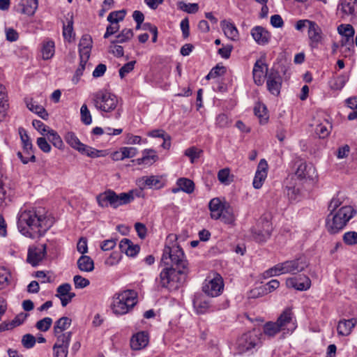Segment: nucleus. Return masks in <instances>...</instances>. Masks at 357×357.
Masks as SVG:
<instances>
[{
  "label": "nucleus",
  "mask_w": 357,
  "mask_h": 357,
  "mask_svg": "<svg viewBox=\"0 0 357 357\" xmlns=\"http://www.w3.org/2000/svg\"><path fill=\"white\" fill-rule=\"evenodd\" d=\"M166 266L160 273V285L169 290L178 289L189 272L188 261L178 245H165L161 258Z\"/></svg>",
  "instance_id": "nucleus-1"
},
{
  "label": "nucleus",
  "mask_w": 357,
  "mask_h": 357,
  "mask_svg": "<svg viewBox=\"0 0 357 357\" xmlns=\"http://www.w3.org/2000/svg\"><path fill=\"white\" fill-rule=\"evenodd\" d=\"M51 225L43 208L24 210L18 216L19 231L22 235L32 239L43 236Z\"/></svg>",
  "instance_id": "nucleus-2"
},
{
  "label": "nucleus",
  "mask_w": 357,
  "mask_h": 357,
  "mask_svg": "<svg viewBox=\"0 0 357 357\" xmlns=\"http://www.w3.org/2000/svg\"><path fill=\"white\" fill-rule=\"evenodd\" d=\"M141 191L130 190L128 192H121L116 194L112 190H107L96 197L98 205L102 207H108L117 208L119 206L130 204L135 197H140Z\"/></svg>",
  "instance_id": "nucleus-3"
},
{
  "label": "nucleus",
  "mask_w": 357,
  "mask_h": 357,
  "mask_svg": "<svg viewBox=\"0 0 357 357\" xmlns=\"http://www.w3.org/2000/svg\"><path fill=\"white\" fill-rule=\"evenodd\" d=\"M356 213V211L351 206H344L335 213H330L326 220L328 231L331 234L338 233Z\"/></svg>",
  "instance_id": "nucleus-4"
},
{
  "label": "nucleus",
  "mask_w": 357,
  "mask_h": 357,
  "mask_svg": "<svg viewBox=\"0 0 357 357\" xmlns=\"http://www.w3.org/2000/svg\"><path fill=\"white\" fill-rule=\"evenodd\" d=\"M137 302V293L134 290L127 289L114 296L112 310L116 315H124L129 313Z\"/></svg>",
  "instance_id": "nucleus-5"
},
{
  "label": "nucleus",
  "mask_w": 357,
  "mask_h": 357,
  "mask_svg": "<svg viewBox=\"0 0 357 357\" xmlns=\"http://www.w3.org/2000/svg\"><path fill=\"white\" fill-rule=\"evenodd\" d=\"M307 266V265L305 261H303L301 258H298L278 263L272 268L268 269L265 273L269 277L287 273L296 274L303 271Z\"/></svg>",
  "instance_id": "nucleus-6"
},
{
  "label": "nucleus",
  "mask_w": 357,
  "mask_h": 357,
  "mask_svg": "<svg viewBox=\"0 0 357 357\" xmlns=\"http://www.w3.org/2000/svg\"><path fill=\"white\" fill-rule=\"evenodd\" d=\"M91 102L98 110L107 113L116 108L118 99L110 92L100 90L91 94Z\"/></svg>",
  "instance_id": "nucleus-7"
},
{
  "label": "nucleus",
  "mask_w": 357,
  "mask_h": 357,
  "mask_svg": "<svg viewBox=\"0 0 357 357\" xmlns=\"http://www.w3.org/2000/svg\"><path fill=\"white\" fill-rule=\"evenodd\" d=\"M64 139L73 149L78 151L80 153L86 155L88 157L95 158L103 157L105 155V151L98 150L80 142L78 137L73 132H68Z\"/></svg>",
  "instance_id": "nucleus-8"
},
{
  "label": "nucleus",
  "mask_w": 357,
  "mask_h": 357,
  "mask_svg": "<svg viewBox=\"0 0 357 357\" xmlns=\"http://www.w3.org/2000/svg\"><path fill=\"white\" fill-rule=\"evenodd\" d=\"M273 230L272 223L266 216H262L252 228V237L257 242H265L270 238Z\"/></svg>",
  "instance_id": "nucleus-9"
},
{
  "label": "nucleus",
  "mask_w": 357,
  "mask_h": 357,
  "mask_svg": "<svg viewBox=\"0 0 357 357\" xmlns=\"http://www.w3.org/2000/svg\"><path fill=\"white\" fill-rule=\"evenodd\" d=\"M326 36L321 28L314 22L307 29L308 45L312 50H318L324 45Z\"/></svg>",
  "instance_id": "nucleus-10"
},
{
  "label": "nucleus",
  "mask_w": 357,
  "mask_h": 357,
  "mask_svg": "<svg viewBox=\"0 0 357 357\" xmlns=\"http://www.w3.org/2000/svg\"><path fill=\"white\" fill-rule=\"evenodd\" d=\"M261 333L253 330L244 333L238 340V347L242 352L249 351L260 344Z\"/></svg>",
  "instance_id": "nucleus-11"
},
{
  "label": "nucleus",
  "mask_w": 357,
  "mask_h": 357,
  "mask_svg": "<svg viewBox=\"0 0 357 357\" xmlns=\"http://www.w3.org/2000/svg\"><path fill=\"white\" fill-rule=\"evenodd\" d=\"M224 288L223 280L220 274H214V277L209 280H206L202 289L203 291L211 297L219 296L222 291Z\"/></svg>",
  "instance_id": "nucleus-12"
},
{
  "label": "nucleus",
  "mask_w": 357,
  "mask_h": 357,
  "mask_svg": "<svg viewBox=\"0 0 357 357\" xmlns=\"http://www.w3.org/2000/svg\"><path fill=\"white\" fill-rule=\"evenodd\" d=\"M276 323L282 331H293L296 328V321L291 308H286L278 318Z\"/></svg>",
  "instance_id": "nucleus-13"
},
{
  "label": "nucleus",
  "mask_w": 357,
  "mask_h": 357,
  "mask_svg": "<svg viewBox=\"0 0 357 357\" xmlns=\"http://www.w3.org/2000/svg\"><path fill=\"white\" fill-rule=\"evenodd\" d=\"M266 78V86L268 91L274 96H278L282 83V78L280 73L274 69H271Z\"/></svg>",
  "instance_id": "nucleus-14"
},
{
  "label": "nucleus",
  "mask_w": 357,
  "mask_h": 357,
  "mask_svg": "<svg viewBox=\"0 0 357 357\" xmlns=\"http://www.w3.org/2000/svg\"><path fill=\"white\" fill-rule=\"evenodd\" d=\"M70 342V333L60 335L53 346L54 357H67Z\"/></svg>",
  "instance_id": "nucleus-15"
},
{
  "label": "nucleus",
  "mask_w": 357,
  "mask_h": 357,
  "mask_svg": "<svg viewBox=\"0 0 357 357\" xmlns=\"http://www.w3.org/2000/svg\"><path fill=\"white\" fill-rule=\"evenodd\" d=\"M46 244H40L36 247L30 248L28 251L27 261L33 266H36L44 259L46 255Z\"/></svg>",
  "instance_id": "nucleus-16"
},
{
  "label": "nucleus",
  "mask_w": 357,
  "mask_h": 357,
  "mask_svg": "<svg viewBox=\"0 0 357 357\" xmlns=\"http://www.w3.org/2000/svg\"><path fill=\"white\" fill-rule=\"evenodd\" d=\"M286 285L289 288H294L299 291H306L311 286V280L306 275L290 278L287 279Z\"/></svg>",
  "instance_id": "nucleus-17"
},
{
  "label": "nucleus",
  "mask_w": 357,
  "mask_h": 357,
  "mask_svg": "<svg viewBox=\"0 0 357 357\" xmlns=\"http://www.w3.org/2000/svg\"><path fill=\"white\" fill-rule=\"evenodd\" d=\"M268 173V164L264 159H261L257 166L254 179H253V187L255 189H259L261 188L266 178L267 177Z\"/></svg>",
  "instance_id": "nucleus-18"
},
{
  "label": "nucleus",
  "mask_w": 357,
  "mask_h": 357,
  "mask_svg": "<svg viewBox=\"0 0 357 357\" xmlns=\"http://www.w3.org/2000/svg\"><path fill=\"white\" fill-rule=\"evenodd\" d=\"M298 178L313 180L317 176V172L311 163L301 162L295 173Z\"/></svg>",
  "instance_id": "nucleus-19"
},
{
  "label": "nucleus",
  "mask_w": 357,
  "mask_h": 357,
  "mask_svg": "<svg viewBox=\"0 0 357 357\" xmlns=\"http://www.w3.org/2000/svg\"><path fill=\"white\" fill-rule=\"evenodd\" d=\"M269 71L266 63L261 60H257L253 67L252 75L255 83L261 86L264 84L265 74L267 76Z\"/></svg>",
  "instance_id": "nucleus-20"
},
{
  "label": "nucleus",
  "mask_w": 357,
  "mask_h": 357,
  "mask_svg": "<svg viewBox=\"0 0 357 357\" xmlns=\"http://www.w3.org/2000/svg\"><path fill=\"white\" fill-rule=\"evenodd\" d=\"M251 35L256 43L261 45H266L271 38V33L264 27L255 26L251 30Z\"/></svg>",
  "instance_id": "nucleus-21"
},
{
  "label": "nucleus",
  "mask_w": 357,
  "mask_h": 357,
  "mask_svg": "<svg viewBox=\"0 0 357 357\" xmlns=\"http://www.w3.org/2000/svg\"><path fill=\"white\" fill-rule=\"evenodd\" d=\"M149 340V335L146 332H139L131 337L130 347L133 350H140L147 346Z\"/></svg>",
  "instance_id": "nucleus-22"
},
{
  "label": "nucleus",
  "mask_w": 357,
  "mask_h": 357,
  "mask_svg": "<svg viewBox=\"0 0 357 357\" xmlns=\"http://www.w3.org/2000/svg\"><path fill=\"white\" fill-rule=\"evenodd\" d=\"M71 319L67 317H63L58 319L54 326V335L58 339L60 335H63L70 333V337H72V332L63 333L65 330L68 329L71 324Z\"/></svg>",
  "instance_id": "nucleus-23"
},
{
  "label": "nucleus",
  "mask_w": 357,
  "mask_h": 357,
  "mask_svg": "<svg viewBox=\"0 0 357 357\" xmlns=\"http://www.w3.org/2000/svg\"><path fill=\"white\" fill-rule=\"evenodd\" d=\"M280 286V282L273 279L267 282L265 285L261 286L251 291L252 297H258L261 295L267 294L277 289Z\"/></svg>",
  "instance_id": "nucleus-24"
},
{
  "label": "nucleus",
  "mask_w": 357,
  "mask_h": 357,
  "mask_svg": "<svg viewBox=\"0 0 357 357\" xmlns=\"http://www.w3.org/2000/svg\"><path fill=\"white\" fill-rule=\"evenodd\" d=\"M119 248L121 252L129 257H135L139 252L140 248L138 245H134L128 238H123L120 241Z\"/></svg>",
  "instance_id": "nucleus-25"
},
{
  "label": "nucleus",
  "mask_w": 357,
  "mask_h": 357,
  "mask_svg": "<svg viewBox=\"0 0 357 357\" xmlns=\"http://www.w3.org/2000/svg\"><path fill=\"white\" fill-rule=\"evenodd\" d=\"M357 321L354 319L348 320H340L337 324V331L339 335L347 336L349 335L352 328L355 326Z\"/></svg>",
  "instance_id": "nucleus-26"
},
{
  "label": "nucleus",
  "mask_w": 357,
  "mask_h": 357,
  "mask_svg": "<svg viewBox=\"0 0 357 357\" xmlns=\"http://www.w3.org/2000/svg\"><path fill=\"white\" fill-rule=\"evenodd\" d=\"M159 159L158 155L156 154L155 150L151 149H144L142 152V157L137 158L136 162L137 165H151Z\"/></svg>",
  "instance_id": "nucleus-27"
},
{
  "label": "nucleus",
  "mask_w": 357,
  "mask_h": 357,
  "mask_svg": "<svg viewBox=\"0 0 357 357\" xmlns=\"http://www.w3.org/2000/svg\"><path fill=\"white\" fill-rule=\"evenodd\" d=\"M221 27L224 31L225 35L231 40H237L238 38V31L233 23L222 20L220 22Z\"/></svg>",
  "instance_id": "nucleus-28"
},
{
  "label": "nucleus",
  "mask_w": 357,
  "mask_h": 357,
  "mask_svg": "<svg viewBox=\"0 0 357 357\" xmlns=\"http://www.w3.org/2000/svg\"><path fill=\"white\" fill-rule=\"evenodd\" d=\"M225 206V202H221L219 198L212 199L208 204L212 219L218 220L221 218V211Z\"/></svg>",
  "instance_id": "nucleus-29"
},
{
  "label": "nucleus",
  "mask_w": 357,
  "mask_h": 357,
  "mask_svg": "<svg viewBox=\"0 0 357 357\" xmlns=\"http://www.w3.org/2000/svg\"><path fill=\"white\" fill-rule=\"evenodd\" d=\"M38 0H22L19 4L20 12L27 15H33L38 8Z\"/></svg>",
  "instance_id": "nucleus-30"
},
{
  "label": "nucleus",
  "mask_w": 357,
  "mask_h": 357,
  "mask_svg": "<svg viewBox=\"0 0 357 357\" xmlns=\"http://www.w3.org/2000/svg\"><path fill=\"white\" fill-rule=\"evenodd\" d=\"M338 9L345 15H353L357 10V0H341Z\"/></svg>",
  "instance_id": "nucleus-31"
},
{
  "label": "nucleus",
  "mask_w": 357,
  "mask_h": 357,
  "mask_svg": "<svg viewBox=\"0 0 357 357\" xmlns=\"http://www.w3.org/2000/svg\"><path fill=\"white\" fill-rule=\"evenodd\" d=\"M221 220L225 224L231 225L235 221V215L233 207L227 202H225V206L221 211Z\"/></svg>",
  "instance_id": "nucleus-32"
},
{
  "label": "nucleus",
  "mask_w": 357,
  "mask_h": 357,
  "mask_svg": "<svg viewBox=\"0 0 357 357\" xmlns=\"http://www.w3.org/2000/svg\"><path fill=\"white\" fill-rule=\"evenodd\" d=\"M92 47V38L91 36L85 34L82 36L79 43V54L89 55Z\"/></svg>",
  "instance_id": "nucleus-33"
},
{
  "label": "nucleus",
  "mask_w": 357,
  "mask_h": 357,
  "mask_svg": "<svg viewBox=\"0 0 357 357\" xmlns=\"http://www.w3.org/2000/svg\"><path fill=\"white\" fill-rule=\"evenodd\" d=\"M55 52L54 42L52 40H45L41 47V52L43 59L44 60H48L51 59Z\"/></svg>",
  "instance_id": "nucleus-34"
},
{
  "label": "nucleus",
  "mask_w": 357,
  "mask_h": 357,
  "mask_svg": "<svg viewBox=\"0 0 357 357\" xmlns=\"http://www.w3.org/2000/svg\"><path fill=\"white\" fill-rule=\"evenodd\" d=\"M63 36L65 40L71 42L74 38L75 33L73 30V17L70 15V17L66 18V23L63 25Z\"/></svg>",
  "instance_id": "nucleus-35"
},
{
  "label": "nucleus",
  "mask_w": 357,
  "mask_h": 357,
  "mask_svg": "<svg viewBox=\"0 0 357 357\" xmlns=\"http://www.w3.org/2000/svg\"><path fill=\"white\" fill-rule=\"evenodd\" d=\"M27 108L38 114L43 119H47L48 118V113L45 110V109L36 103V102L33 101L32 99L30 100H27L26 102Z\"/></svg>",
  "instance_id": "nucleus-36"
},
{
  "label": "nucleus",
  "mask_w": 357,
  "mask_h": 357,
  "mask_svg": "<svg viewBox=\"0 0 357 357\" xmlns=\"http://www.w3.org/2000/svg\"><path fill=\"white\" fill-rule=\"evenodd\" d=\"M77 266L82 271L91 272L94 268V263L90 257L82 255L77 260Z\"/></svg>",
  "instance_id": "nucleus-37"
},
{
  "label": "nucleus",
  "mask_w": 357,
  "mask_h": 357,
  "mask_svg": "<svg viewBox=\"0 0 357 357\" xmlns=\"http://www.w3.org/2000/svg\"><path fill=\"white\" fill-rule=\"evenodd\" d=\"M18 131L23 144L24 151L27 155H30L31 153H33V145L30 141V138L24 128L20 127L19 128Z\"/></svg>",
  "instance_id": "nucleus-38"
},
{
  "label": "nucleus",
  "mask_w": 357,
  "mask_h": 357,
  "mask_svg": "<svg viewBox=\"0 0 357 357\" xmlns=\"http://www.w3.org/2000/svg\"><path fill=\"white\" fill-rule=\"evenodd\" d=\"M176 185L180 187L181 191L188 194L192 193L195 190V183L189 178H180L177 180Z\"/></svg>",
  "instance_id": "nucleus-39"
},
{
  "label": "nucleus",
  "mask_w": 357,
  "mask_h": 357,
  "mask_svg": "<svg viewBox=\"0 0 357 357\" xmlns=\"http://www.w3.org/2000/svg\"><path fill=\"white\" fill-rule=\"evenodd\" d=\"M48 140L53 144L54 146L59 149H63V142L59 135V134L54 130H49L46 133Z\"/></svg>",
  "instance_id": "nucleus-40"
},
{
  "label": "nucleus",
  "mask_w": 357,
  "mask_h": 357,
  "mask_svg": "<svg viewBox=\"0 0 357 357\" xmlns=\"http://www.w3.org/2000/svg\"><path fill=\"white\" fill-rule=\"evenodd\" d=\"M133 35L132 29L125 28L116 36V39L112 40L111 43L112 44L126 43L130 40Z\"/></svg>",
  "instance_id": "nucleus-41"
},
{
  "label": "nucleus",
  "mask_w": 357,
  "mask_h": 357,
  "mask_svg": "<svg viewBox=\"0 0 357 357\" xmlns=\"http://www.w3.org/2000/svg\"><path fill=\"white\" fill-rule=\"evenodd\" d=\"M331 129V126L330 125L329 122L325 121L324 122L317 125L315 132L319 137V138L324 139L330 134Z\"/></svg>",
  "instance_id": "nucleus-42"
},
{
  "label": "nucleus",
  "mask_w": 357,
  "mask_h": 357,
  "mask_svg": "<svg viewBox=\"0 0 357 357\" xmlns=\"http://www.w3.org/2000/svg\"><path fill=\"white\" fill-rule=\"evenodd\" d=\"M142 180L143 183L142 184H139L141 189H143L146 186L149 188L155 187V188H159L161 186L160 179L155 176H144L142 178Z\"/></svg>",
  "instance_id": "nucleus-43"
},
{
  "label": "nucleus",
  "mask_w": 357,
  "mask_h": 357,
  "mask_svg": "<svg viewBox=\"0 0 357 357\" xmlns=\"http://www.w3.org/2000/svg\"><path fill=\"white\" fill-rule=\"evenodd\" d=\"M197 313L204 314L210 307V302L204 298H197L193 301Z\"/></svg>",
  "instance_id": "nucleus-44"
},
{
  "label": "nucleus",
  "mask_w": 357,
  "mask_h": 357,
  "mask_svg": "<svg viewBox=\"0 0 357 357\" xmlns=\"http://www.w3.org/2000/svg\"><path fill=\"white\" fill-rule=\"evenodd\" d=\"M339 34L347 38V41H349L355 33V30L351 24H340L337 27Z\"/></svg>",
  "instance_id": "nucleus-45"
},
{
  "label": "nucleus",
  "mask_w": 357,
  "mask_h": 357,
  "mask_svg": "<svg viewBox=\"0 0 357 357\" xmlns=\"http://www.w3.org/2000/svg\"><path fill=\"white\" fill-rule=\"evenodd\" d=\"M281 331V328L278 325L276 321H269L266 323L264 326V333L268 337H273Z\"/></svg>",
  "instance_id": "nucleus-46"
},
{
  "label": "nucleus",
  "mask_w": 357,
  "mask_h": 357,
  "mask_svg": "<svg viewBox=\"0 0 357 357\" xmlns=\"http://www.w3.org/2000/svg\"><path fill=\"white\" fill-rule=\"evenodd\" d=\"M255 114L259 119L261 123H265L268 119L267 109L264 105L258 104L254 108Z\"/></svg>",
  "instance_id": "nucleus-47"
},
{
  "label": "nucleus",
  "mask_w": 357,
  "mask_h": 357,
  "mask_svg": "<svg viewBox=\"0 0 357 357\" xmlns=\"http://www.w3.org/2000/svg\"><path fill=\"white\" fill-rule=\"evenodd\" d=\"M218 178L221 183L229 185L233 181V176L230 175L229 168L220 169L218 173Z\"/></svg>",
  "instance_id": "nucleus-48"
},
{
  "label": "nucleus",
  "mask_w": 357,
  "mask_h": 357,
  "mask_svg": "<svg viewBox=\"0 0 357 357\" xmlns=\"http://www.w3.org/2000/svg\"><path fill=\"white\" fill-rule=\"evenodd\" d=\"M178 9L185 11L188 13H195L199 10V6L197 3H187L183 1H180L177 3Z\"/></svg>",
  "instance_id": "nucleus-49"
},
{
  "label": "nucleus",
  "mask_w": 357,
  "mask_h": 357,
  "mask_svg": "<svg viewBox=\"0 0 357 357\" xmlns=\"http://www.w3.org/2000/svg\"><path fill=\"white\" fill-rule=\"evenodd\" d=\"M10 273L5 267H0V289H4L10 284Z\"/></svg>",
  "instance_id": "nucleus-50"
},
{
  "label": "nucleus",
  "mask_w": 357,
  "mask_h": 357,
  "mask_svg": "<svg viewBox=\"0 0 357 357\" xmlns=\"http://www.w3.org/2000/svg\"><path fill=\"white\" fill-rule=\"evenodd\" d=\"M126 14V12L123 9L121 10L113 11L110 13L107 16V21L111 24H117L119 21H122L124 19Z\"/></svg>",
  "instance_id": "nucleus-51"
},
{
  "label": "nucleus",
  "mask_w": 357,
  "mask_h": 357,
  "mask_svg": "<svg viewBox=\"0 0 357 357\" xmlns=\"http://www.w3.org/2000/svg\"><path fill=\"white\" fill-rule=\"evenodd\" d=\"M343 242L347 245H355L357 244V232L356 231H347L345 232L342 236Z\"/></svg>",
  "instance_id": "nucleus-52"
},
{
  "label": "nucleus",
  "mask_w": 357,
  "mask_h": 357,
  "mask_svg": "<svg viewBox=\"0 0 357 357\" xmlns=\"http://www.w3.org/2000/svg\"><path fill=\"white\" fill-rule=\"evenodd\" d=\"M81 121L85 125H90L92 122L91 113L86 104L82 105L80 109Z\"/></svg>",
  "instance_id": "nucleus-53"
},
{
  "label": "nucleus",
  "mask_w": 357,
  "mask_h": 357,
  "mask_svg": "<svg viewBox=\"0 0 357 357\" xmlns=\"http://www.w3.org/2000/svg\"><path fill=\"white\" fill-rule=\"evenodd\" d=\"M52 324V319L50 317H45L37 321L36 327L40 331L45 332L48 331Z\"/></svg>",
  "instance_id": "nucleus-54"
},
{
  "label": "nucleus",
  "mask_w": 357,
  "mask_h": 357,
  "mask_svg": "<svg viewBox=\"0 0 357 357\" xmlns=\"http://www.w3.org/2000/svg\"><path fill=\"white\" fill-rule=\"evenodd\" d=\"M348 78L345 75H340L331 84V88L332 90L340 91L345 85Z\"/></svg>",
  "instance_id": "nucleus-55"
},
{
  "label": "nucleus",
  "mask_w": 357,
  "mask_h": 357,
  "mask_svg": "<svg viewBox=\"0 0 357 357\" xmlns=\"http://www.w3.org/2000/svg\"><path fill=\"white\" fill-rule=\"evenodd\" d=\"M70 290L71 285L69 283L62 284L57 287L56 296L61 301V298H65Z\"/></svg>",
  "instance_id": "nucleus-56"
},
{
  "label": "nucleus",
  "mask_w": 357,
  "mask_h": 357,
  "mask_svg": "<svg viewBox=\"0 0 357 357\" xmlns=\"http://www.w3.org/2000/svg\"><path fill=\"white\" fill-rule=\"evenodd\" d=\"M36 342V337L31 334H26L22 338V344L26 349H31L33 347Z\"/></svg>",
  "instance_id": "nucleus-57"
},
{
  "label": "nucleus",
  "mask_w": 357,
  "mask_h": 357,
  "mask_svg": "<svg viewBox=\"0 0 357 357\" xmlns=\"http://www.w3.org/2000/svg\"><path fill=\"white\" fill-rule=\"evenodd\" d=\"M75 287L77 289H83L89 285L90 282L88 279L82 277L79 275H75L73 278Z\"/></svg>",
  "instance_id": "nucleus-58"
},
{
  "label": "nucleus",
  "mask_w": 357,
  "mask_h": 357,
  "mask_svg": "<svg viewBox=\"0 0 357 357\" xmlns=\"http://www.w3.org/2000/svg\"><path fill=\"white\" fill-rule=\"evenodd\" d=\"M135 63V61H131L124 64L119 69V76L121 78H123L127 74L133 70Z\"/></svg>",
  "instance_id": "nucleus-59"
},
{
  "label": "nucleus",
  "mask_w": 357,
  "mask_h": 357,
  "mask_svg": "<svg viewBox=\"0 0 357 357\" xmlns=\"http://www.w3.org/2000/svg\"><path fill=\"white\" fill-rule=\"evenodd\" d=\"M80 56V63L78 68L75 71V76L79 78L83 74V71L85 69L86 63L89 58V55H82L79 54Z\"/></svg>",
  "instance_id": "nucleus-60"
},
{
  "label": "nucleus",
  "mask_w": 357,
  "mask_h": 357,
  "mask_svg": "<svg viewBox=\"0 0 357 357\" xmlns=\"http://www.w3.org/2000/svg\"><path fill=\"white\" fill-rule=\"evenodd\" d=\"M230 121L225 114H220L216 117V125L220 128H227L230 125Z\"/></svg>",
  "instance_id": "nucleus-61"
},
{
  "label": "nucleus",
  "mask_w": 357,
  "mask_h": 357,
  "mask_svg": "<svg viewBox=\"0 0 357 357\" xmlns=\"http://www.w3.org/2000/svg\"><path fill=\"white\" fill-rule=\"evenodd\" d=\"M36 143L40 149L43 152L49 153L51 151V146L45 137H38Z\"/></svg>",
  "instance_id": "nucleus-62"
},
{
  "label": "nucleus",
  "mask_w": 357,
  "mask_h": 357,
  "mask_svg": "<svg viewBox=\"0 0 357 357\" xmlns=\"http://www.w3.org/2000/svg\"><path fill=\"white\" fill-rule=\"evenodd\" d=\"M116 245V240L114 238L103 241L100 244V248L103 251L112 250Z\"/></svg>",
  "instance_id": "nucleus-63"
},
{
  "label": "nucleus",
  "mask_w": 357,
  "mask_h": 357,
  "mask_svg": "<svg viewBox=\"0 0 357 357\" xmlns=\"http://www.w3.org/2000/svg\"><path fill=\"white\" fill-rule=\"evenodd\" d=\"M8 96L6 88L0 84V107H8Z\"/></svg>",
  "instance_id": "nucleus-64"
}]
</instances>
